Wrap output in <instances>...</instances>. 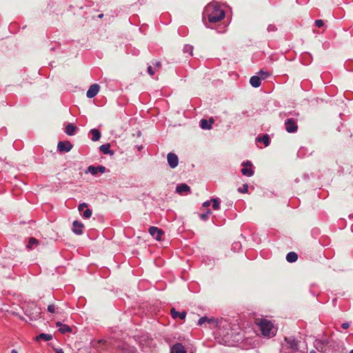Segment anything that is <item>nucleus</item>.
Masks as SVG:
<instances>
[{"mask_svg":"<svg viewBox=\"0 0 353 353\" xmlns=\"http://www.w3.org/2000/svg\"><path fill=\"white\" fill-rule=\"evenodd\" d=\"M225 17V12L221 9L217 3L213 2L208 4L203 12V21L207 28L210 26L207 24L206 20L210 23L220 21Z\"/></svg>","mask_w":353,"mask_h":353,"instance_id":"nucleus-1","label":"nucleus"},{"mask_svg":"<svg viewBox=\"0 0 353 353\" xmlns=\"http://www.w3.org/2000/svg\"><path fill=\"white\" fill-rule=\"evenodd\" d=\"M257 325L263 336L271 338L276 335V329L271 321L266 319H261Z\"/></svg>","mask_w":353,"mask_h":353,"instance_id":"nucleus-2","label":"nucleus"},{"mask_svg":"<svg viewBox=\"0 0 353 353\" xmlns=\"http://www.w3.org/2000/svg\"><path fill=\"white\" fill-rule=\"evenodd\" d=\"M285 341L287 343V347L285 350L302 351L300 350L301 341L296 340L294 337H285Z\"/></svg>","mask_w":353,"mask_h":353,"instance_id":"nucleus-3","label":"nucleus"},{"mask_svg":"<svg viewBox=\"0 0 353 353\" xmlns=\"http://www.w3.org/2000/svg\"><path fill=\"white\" fill-rule=\"evenodd\" d=\"M285 129L289 133L296 132L298 130L296 121L293 118L287 119L284 123Z\"/></svg>","mask_w":353,"mask_h":353,"instance_id":"nucleus-4","label":"nucleus"},{"mask_svg":"<svg viewBox=\"0 0 353 353\" xmlns=\"http://www.w3.org/2000/svg\"><path fill=\"white\" fill-rule=\"evenodd\" d=\"M167 161L169 166L174 169L179 164V158L177 155L173 152H169L167 155Z\"/></svg>","mask_w":353,"mask_h":353,"instance_id":"nucleus-5","label":"nucleus"},{"mask_svg":"<svg viewBox=\"0 0 353 353\" xmlns=\"http://www.w3.org/2000/svg\"><path fill=\"white\" fill-rule=\"evenodd\" d=\"M243 168L241 169V173L246 176H252L254 174V171L251 168L252 163L249 161L242 163Z\"/></svg>","mask_w":353,"mask_h":353,"instance_id":"nucleus-6","label":"nucleus"},{"mask_svg":"<svg viewBox=\"0 0 353 353\" xmlns=\"http://www.w3.org/2000/svg\"><path fill=\"white\" fill-rule=\"evenodd\" d=\"M150 234L156 240L160 241L161 239V236L163 234V232L159 229L157 227L151 226L149 228Z\"/></svg>","mask_w":353,"mask_h":353,"instance_id":"nucleus-7","label":"nucleus"},{"mask_svg":"<svg viewBox=\"0 0 353 353\" xmlns=\"http://www.w3.org/2000/svg\"><path fill=\"white\" fill-rule=\"evenodd\" d=\"M72 148V144L70 141H59L57 145V150L59 152H68Z\"/></svg>","mask_w":353,"mask_h":353,"instance_id":"nucleus-8","label":"nucleus"},{"mask_svg":"<svg viewBox=\"0 0 353 353\" xmlns=\"http://www.w3.org/2000/svg\"><path fill=\"white\" fill-rule=\"evenodd\" d=\"M314 346L319 352L322 353H326L328 349L327 343L321 340H315Z\"/></svg>","mask_w":353,"mask_h":353,"instance_id":"nucleus-9","label":"nucleus"},{"mask_svg":"<svg viewBox=\"0 0 353 353\" xmlns=\"http://www.w3.org/2000/svg\"><path fill=\"white\" fill-rule=\"evenodd\" d=\"M99 88L100 86L96 83L90 85V87L89 88L86 92L87 97L90 99L94 97L99 92Z\"/></svg>","mask_w":353,"mask_h":353,"instance_id":"nucleus-10","label":"nucleus"},{"mask_svg":"<svg viewBox=\"0 0 353 353\" xmlns=\"http://www.w3.org/2000/svg\"><path fill=\"white\" fill-rule=\"evenodd\" d=\"M83 224L79 221H74L72 223V232L77 235L83 234Z\"/></svg>","mask_w":353,"mask_h":353,"instance_id":"nucleus-11","label":"nucleus"},{"mask_svg":"<svg viewBox=\"0 0 353 353\" xmlns=\"http://www.w3.org/2000/svg\"><path fill=\"white\" fill-rule=\"evenodd\" d=\"M170 353H187V351L182 343H176L171 347Z\"/></svg>","mask_w":353,"mask_h":353,"instance_id":"nucleus-12","label":"nucleus"},{"mask_svg":"<svg viewBox=\"0 0 353 353\" xmlns=\"http://www.w3.org/2000/svg\"><path fill=\"white\" fill-rule=\"evenodd\" d=\"M176 192L180 194H182L183 193L189 194L190 193V188L185 183H181L176 186Z\"/></svg>","mask_w":353,"mask_h":353,"instance_id":"nucleus-13","label":"nucleus"},{"mask_svg":"<svg viewBox=\"0 0 353 353\" xmlns=\"http://www.w3.org/2000/svg\"><path fill=\"white\" fill-rule=\"evenodd\" d=\"M56 326L59 328V331L62 334L72 332V328L69 325L63 324L60 321L56 323Z\"/></svg>","mask_w":353,"mask_h":353,"instance_id":"nucleus-14","label":"nucleus"},{"mask_svg":"<svg viewBox=\"0 0 353 353\" xmlns=\"http://www.w3.org/2000/svg\"><path fill=\"white\" fill-rule=\"evenodd\" d=\"M77 130V126H75L73 123H68L65 128V132L69 136L74 135Z\"/></svg>","mask_w":353,"mask_h":353,"instance_id":"nucleus-15","label":"nucleus"},{"mask_svg":"<svg viewBox=\"0 0 353 353\" xmlns=\"http://www.w3.org/2000/svg\"><path fill=\"white\" fill-rule=\"evenodd\" d=\"M171 315H172V317L173 319H176V318H179L181 319H185V316H186V312H177L175 308L172 307L171 309Z\"/></svg>","mask_w":353,"mask_h":353,"instance_id":"nucleus-16","label":"nucleus"},{"mask_svg":"<svg viewBox=\"0 0 353 353\" xmlns=\"http://www.w3.org/2000/svg\"><path fill=\"white\" fill-rule=\"evenodd\" d=\"M212 123L213 120L212 119L210 121L203 119L200 121V127L204 130H210L212 128Z\"/></svg>","mask_w":353,"mask_h":353,"instance_id":"nucleus-17","label":"nucleus"},{"mask_svg":"<svg viewBox=\"0 0 353 353\" xmlns=\"http://www.w3.org/2000/svg\"><path fill=\"white\" fill-rule=\"evenodd\" d=\"M99 150L105 154L113 155L114 152L110 150V145L109 143L103 144L99 147Z\"/></svg>","mask_w":353,"mask_h":353,"instance_id":"nucleus-18","label":"nucleus"},{"mask_svg":"<svg viewBox=\"0 0 353 353\" xmlns=\"http://www.w3.org/2000/svg\"><path fill=\"white\" fill-rule=\"evenodd\" d=\"M250 83L254 88H259L261 85V78L259 76H257V75L252 76L250 79Z\"/></svg>","mask_w":353,"mask_h":353,"instance_id":"nucleus-19","label":"nucleus"},{"mask_svg":"<svg viewBox=\"0 0 353 353\" xmlns=\"http://www.w3.org/2000/svg\"><path fill=\"white\" fill-rule=\"evenodd\" d=\"M90 133L92 135V140L93 141H97L100 139L101 134L98 129L94 128L90 130Z\"/></svg>","mask_w":353,"mask_h":353,"instance_id":"nucleus-20","label":"nucleus"},{"mask_svg":"<svg viewBox=\"0 0 353 353\" xmlns=\"http://www.w3.org/2000/svg\"><path fill=\"white\" fill-rule=\"evenodd\" d=\"M52 339V336L51 334L41 333L36 336L35 340L37 341H50Z\"/></svg>","mask_w":353,"mask_h":353,"instance_id":"nucleus-21","label":"nucleus"},{"mask_svg":"<svg viewBox=\"0 0 353 353\" xmlns=\"http://www.w3.org/2000/svg\"><path fill=\"white\" fill-rule=\"evenodd\" d=\"M256 141L258 142H262L264 143L265 146H268L270 143V137L268 134H264L262 137H258L256 139Z\"/></svg>","mask_w":353,"mask_h":353,"instance_id":"nucleus-22","label":"nucleus"},{"mask_svg":"<svg viewBox=\"0 0 353 353\" xmlns=\"http://www.w3.org/2000/svg\"><path fill=\"white\" fill-rule=\"evenodd\" d=\"M298 259V255L294 252H290L286 255V260L289 263H294Z\"/></svg>","mask_w":353,"mask_h":353,"instance_id":"nucleus-23","label":"nucleus"},{"mask_svg":"<svg viewBox=\"0 0 353 353\" xmlns=\"http://www.w3.org/2000/svg\"><path fill=\"white\" fill-rule=\"evenodd\" d=\"M85 173H90L92 175H96L98 173L97 167L90 165L87 168Z\"/></svg>","mask_w":353,"mask_h":353,"instance_id":"nucleus-24","label":"nucleus"},{"mask_svg":"<svg viewBox=\"0 0 353 353\" xmlns=\"http://www.w3.org/2000/svg\"><path fill=\"white\" fill-rule=\"evenodd\" d=\"M38 243H39V241L36 239L31 237V238H30L28 243L26 245V247L28 249H32L34 245H37Z\"/></svg>","mask_w":353,"mask_h":353,"instance_id":"nucleus-25","label":"nucleus"},{"mask_svg":"<svg viewBox=\"0 0 353 353\" xmlns=\"http://www.w3.org/2000/svg\"><path fill=\"white\" fill-rule=\"evenodd\" d=\"M211 202H212V208L215 210H218L220 208V201L218 198L212 199Z\"/></svg>","mask_w":353,"mask_h":353,"instance_id":"nucleus-26","label":"nucleus"},{"mask_svg":"<svg viewBox=\"0 0 353 353\" xmlns=\"http://www.w3.org/2000/svg\"><path fill=\"white\" fill-rule=\"evenodd\" d=\"M183 50L184 53H188L190 56H192L193 52V46L188 44L185 45Z\"/></svg>","mask_w":353,"mask_h":353,"instance_id":"nucleus-27","label":"nucleus"},{"mask_svg":"<svg viewBox=\"0 0 353 353\" xmlns=\"http://www.w3.org/2000/svg\"><path fill=\"white\" fill-rule=\"evenodd\" d=\"M212 214L210 210H207L205 213H202L199 214V217L203 221H206L208 219L209 216Z\"/></svg>","mask_w":353,"mask_h":353,"instance_id":"nucleus-28","label":"nucleus"},{"mask_svg":"<svg viewBox=\"0 0 353 353\" xmlns=\"http://www.w3.org/2000/svg\"><path fill=\"white\" fill-rule=\"evenodd\" d=\"M257 76H259L261 78V79H267L270 76V74L268 72H266V71L261 70L258 72V75Z\"/></svg>","mask_w":353,"mask_h":353,"instance_id":"nucleus-29","label":"nucleus"},{"mask_svg":"<svg viewBox=\"0 0 353 353\" xmlns=\"http://www.w3.org/2000/svg\"><path fill=\"white\" fill-rule=\"evenodd\" d=\"M92 212L90 209H86L85 210L83 211L82 212V216L85 219H89L92 216Z\"/></svg>","mask_w":353,"mask_h":353,"instance_id":"nucleus-30","label":"nucleus"},{"mask_svg":"<svg viewBox=\"0 0 353 353\" xmlns=\"http://www.w3.org/2000/svg\"><path fill=\"white\" fill-rule=\"evenodd\" d=\"M212 321V319H208L206 316L201 317L199 319L198 325H201L205 322L210 323Z\"/></svg>","mask_w":353,"mask_h":353,"instance_id":"nucleus-31","label":"nucleus"},{"mask_svg":"<svg viewBox=\"0 0 353 353\" xmlns=\"http://www.w3.org/2000/svg\"><path fill=\"white\" fill-rule=\"evenodd\" d=\"M267 30L269 32H275L277 30V28L274 24H270L267 28Z\"/></svg>","mask_w":353,"mask_h":353,"instance_id":"nucleus-32","label":"nucleus"},{"mask_svg":"<svg viewBox=\"0 0 353 353\" xmlns=\"http://www.w3.org/2000/svg\"><path fill=\"white\" fill-rule=\"evenodd\" d=\"M314 23H315L316 26H317L318 28H321L324 25L323 21L321 19L316 20Z\"/></svg>","mask_w":353,"mask_h":353,"instance_id":"nucleus-33","label":"nucleus"},{"mask_svg":"<svg viewBox=\"0 0 353 353\" xmlns=\"http://www.w3.org/2000/svg\"><path fill=\"white\" fill-rule=\"evenodd\" d=\"M88 207V204L86 203H80L78 206V210L79 212H83V209Z\"/></svg>","mask_w":353,"mask_h":353,"instance_id":"nucleus-34","label":"nucleus"},{"mask_svg":"<svg viewBox=\"0 0 353 353\" xmlns=\"http://www.w3.org/2000/svg\"><path fill=\"white\" fill-rule=\"evenodd\" d=\"M48 311L50 313L55 312V305L54 304H50L48 306Z\"/></svg>","mask_w":353,"mask_h":353,"instance_id":"nucleus-35","label":"nucleus"},{"mask_svg":"<svg viewBox=\"0 0 353 353\" xmlns=\"http://www.w3.org/2000/svg\"><path fill=\"white\" fill-rule=\"evenodd\" d=\"M248 185L247 184H245L243 185V188H239L238 190L240 192L245 193V192H248Z\"/></svg>","mask_w":353,"mask_h":353,"instance_id":"nucleus-36","label":"nucleus"},{"mask_svg":"<svg viewBox=\"0 0 353 353\" xmlns=\"http://www.w3.org/2000/svg\"><path fill=\"white\" fill-rule=\"evenodd\" d=\"M98 172L104 173L105 172V168L103 165L97 166Z\"/></svg>","mask_w":353,"mask_h":353,"instance_id":"nucleus-37","label":"nucleus"},{"mask_svg":"<svg viewBox=\"0 0 353 353\" xmlns=\"http://www.w3.org/2000/svg\"><path fill=\"white\" fill-rule=\"evenodd\" d=\"M250 347H254L258 344V343H256V340H253L252 339H250Z\"/></svg>","mask_w":353,"mask_h":353,"instance_id":"nucleus-38","label":"nucleus"},{"mask_svg":"<svg viewBox=\"0 0 353 353\" xmlns=\"http://www.w3.org/2000/svg\"><path fill=\"white\" fill-rule=\"evenodd\" d=\"M148 74L150 75V76H152L154 74V70L152 69V66L151 65H149L148 67Z\"/></svg>","mask_w":353,"mask_h":353,"instance_id":"nucleus-39","label":"nucleus"},{"mask_svg":"<svg viewBox=\"0 0 353 353\" xmlns=\"http://www.w3.org/2000/svg\"><path fill=\"white\" fill-rule=\"evenodd\" d=\"M350 324L348 322H345L342 323L341 327L343 329H347L350 327Z\"/></svg>","mask_w":353,"mask_h":353,"instance_id":"nucleus-40","label":"nucleus"},{"mask_svg":"<svg viewBox=\"0 0 353 353\" xmlns=\"http://www.w3.org/2000/svg\"><path fill=\"white\" fill-rule=\"evenodd\" d=\"M283 353H305L304 351L285 350Z\"/></svg>","mask_w":353,"mask_h":353,"instance_id":"nucleus-41","label":"nucleus"},{"mask_svg":"<svg viewBox=\"0 0 353 353\" xmlns=\"http://www.w3.org/2000/svg\"><path fill=\"white\" fill-rule=\"evenodd\" d=\"M210 203H211V200L210 201H206L203 203L202 205L204 208H207V207L210 206Z\"/></svg>","mask_w":353,"mask_h":353,"instance_id":"nucleus-42","label":"nucleus"},{"mask_svg":"<svg viewBox=\"0 0 353 353\" xmlns=\"http://www.w3.org/2000/svg\"><path fill=\"white\" fill-rule=\"evenodd\" d=\"M56 353H64L63 350L61 348L56 349Z\"/></svg>","mask_w":353,"mask_h":353,"instance_id":"nucleus-43","label":"nucleus"},{"mask_svg":"<svg viewBox=\"0 0 353 353\" xmlns=\"http://www.w3.org/2000/svg\"><path fill=\"white\" fill-rule=\"evenodd\" d=\"M155 65L157 67H159L161 65V63L159 61H156Z\"/></svg>","mask_w":353,"mask_h":353,"instance_id":"nucleus-44","label":"nucleus"},{"mask_svg":"<svg viewBox=\"0 0 353 353\" xmlns=\"http://www.w3.org/2000/svg\"><path fill=\"white\" fill-rule=\"evenodd\" d=\"M236 246H239V243H234L233 245V248H236Z\"/></svg>","mask_w":353,"mask_h":353,"instance_id":"nucleus-45","label":"nucleus"},{"mask_svg":"<svg viewBox=\"0 0 353 353\" xmlns=\"http://www.w3.org/2000/svg\"><path fill=\"white\" fill-rule=\"evenodd\" d=\"M103 14H101L99 15V18L101 19L103 17Z\"/></svg>","mask_w":353,"mask_h":353,"instance_id":"nucleus-46","label":"nucleus"},{"mask_svg":"<svg viewBox=\"0 0 353 353\" xmlns=\"http://www.w3.org/2000/svg\"><path fill=\"white\" fill-rule=\"evenodd\" d=\"M310 353H316L315 350H311Z\"/></svg>","mask_w":353,"mask_h":353,"instance_id":"nucleus-47","label":"nucleus"},{"mask_svg":"<svg viewBox=\"0 0 353 353\" xmlns=\"http://www.w3.org/2000/svg\"><path fill=\"white\" fill-rule=\"evenodd\" d=\"M11 353H17V352L14 350H12Z\"/></svg>","mask_w":353,"mask_h":353,"instance_id":"nucleus-48","label":"nucleus"},{"mask_svg":"<svg viewBox=\"0 0 353 353\" xmlns=\"http://www.w3.org/2000/svg\"><path fill=\"white\" fill-rule=\"evenodd\" d=\"M350 353H353V349L350 350Z\"/></svg>","mask_w":353,"mask_h":353,"instance_id":"nucleus-49","label":"nucleus"}]
</instances>
